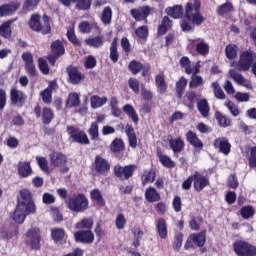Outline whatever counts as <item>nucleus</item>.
<instances>
[{
	"label": "nucleus",
	"instance_id": "42",
	"mask_svg": "<svg viewBox=\"0 0 256 256\" xmlns=\"http://www.w3.org/2000/svg\"><path fill=\"white\" fill-rule=\"evenodd\" d=\"M76 229H87V231H91L93 229V219L91 218H83L80 222L76 223Z\"/></svg>",
	"mask_w": 256,
	"mask_h": 256
},
{
	"label": "nucleus",
	"instance_id": "25",
	"mask_svg": "<svg viewBox=\"0 0 256 256\" xmlns=\"http://www.w3.org/2000/svg\"><path fill=\"white\" fill-rule=\"evenodd\" d=\"M145 198L148 203H156L157 201L161 200V196L159 192L153 187H149L145 191Z\"/></svg>",
	"mask_w": 256,
	"mask_h": 256
},
{
	"label": "nucleus",
	"instance_id": "59",
	"mask_svg": "<svg viewBox=\"0 0 256 256\" xmlns=\"http://www.w3.org/2000/svg\"><path fill=\"white\" fill-rule=\"evenodd\" d=\"M41 97H42V101L43 103H51L52 101V92L50 88H46L45 90H43L40 93Z\"/></svg>",
	"mask_w": 256,
	"mask_h": 256
},
{
	"label": "nucleus",
	"instance_id": "48",
	"mask_svg": "<svg viewBox=\"0 0 256 256\" xmlns=\"http://www.w3.org/2000/svg\"><path fill=\"white\" fill-rule=\"evenodd\" d=\"M211 87L213 89V93L216 99H225V92H223V89H221L219 82H213L211 84Z\"/></svg>",
	"mask_w": 256,
	"mask_h": 256
},
{
	"label": "nucleus",
	"instance_id": "26",
	"mask_svg": "<svg viewBox=\"0 0 256 256\" xmlns=\"http://www.w3.org/2000/svg\"><path fill=\"white\" fill-rule=\"evenodd\" d=\"M156 230L160 239H165L168 235L167 232V221L164 218H159L156 223Z\"/></svg>",
	"mask_w": 256,
	"mask_h": 256
},
{
	"label": "nucleus",
	"instance_id": "5",
	"mask_svg": "<svg viewBox=\"0 0 256 256\" xmlns=\"http://www.w3.org/2000/svg\"><path fill=\"white\" fill-rule=\"evenodd\" d=\"M251 65H253V52L249 51L242 52L237 63H231V67H235L237 71H249Z\"/></svg>",
	"mask_w": 256,
	"mask_h": 256
},
{
	"label": "nucleus",
	"instance_id": "15",
	"mask_svg": "<svg viewBox=\"0 0 256 256\" xmlns=\"http://www.w3.org/2000/svg\"><path fill=\"white\" fill-rule=\"evenodd\" d=\"M130 13L132 17L135 19V21H144V19H147V17H149V6L140 7L138 9H132Z\"/></svg>",
	"mask_w": 256,
	"mask_h": 256
},
{
	"label": "nucleus",
	"instance_id": "3",
	"mask_svg": "<svg viewBox=\"0 0 256 256\" xmlns=\"http://www.w3.org/2000/svg\"><path fill=\"white\" fill-rule=\"evenodd\" d=\"M201 2L199 0H191L186 5L185 17L187 21H191L194 25H201L205 18L199 13Z\"/></svg>",
	"mask_w": 256,
	"mask_h": 256
},
{
	"label": "nucleus",
	"instance_id": "11",
	"mask_svg": "<svg viewBox=\"0 0 256 256\" xmlns=\"http://www.w3.org/2000/svg\"><path fill=\"white\" fill-rule=\"evenodd\" d=\"M190 41V45L192 47H196V51L197 53H199V55H208L209 54V44H207V42L203 41V39L198 38L195 40H189Z\"/></svg>",
	"mask_w": 256,
	"mask_h": 256
},
{
	"label": "nucleus",
	"instance_id": "56",
	"mask_svg": "<svg viewBox=\"0 0 256 256\" xmlns=\"http://www.w3.org/2000/svg\"><path fill=\"white\" fill-rule=\"evenodd\" d=\"M40 0H25L23 4L24 11H33L38 5Z\"/></svg>",
	"mask_w": 256,
	"mask_h": 256
},
{
	"label": "nucleus",
	"instance_id": "50",
	"mask_svg": "<svg viewBox=\"0 0 256 256\" xmlns=\"http://www.w3.org/2000/svg\"><path fill=\"white\" fill-rule=\"evenodd\" d=\"M43 123L49 125L53 121V110L51 108H43L42 110Z\"/></svg>",
	"mask_w": 256,
	"mask_h": 256
},
{
	"label": "nucleus",
	"instance_id": "4",
	"mask_svg": "<svg viewBox=\"0 0 256 256\" xmlns=\"http://www.w3.org/2000/svg\"><path fill=\"white\" fill-rule=\"evenodd\" d=\"M41 15L33 14L31 16L29 27L32 31H36L38 33H42L43 35H47L51 33V24H49V17L44 15V27H41Z\"/></svg>",
	"mask_w": 256,
	"mask_h": 256
},
{
	"label": "nucleus",
	"instance_id": "1",
	"mask_svg": "<svg viewBox=\"0 0 256 256\" xmlns=\"http://www.w3.org/2000/svg\"><path fill=\"white\" fill-rule=\"evenodd\" d=\"M35 211H37V207L35 206V202H33L31 191L27 189L21 190L18 204L13 213V221L21 224L25 221L27 215H31V213H35Z\"/></svg>",
	"mask_w": 256,
	"mask_h": 256
},
{
	"label": "nucleus",
	"instance_id": "14",
	"mask_svg": "<svg viewBox=\"0 0 256 256\" xmlns=\"http://www.w3.org/2000/svg\"><path fill=\"white\" fill-rule=\"evenodd\" d=\"M68 75H69L70 83H72V85H79L81 81L85 80V75H83V73H81L75 67L68 68Z\"/></svg>",
	"mask_w": 256,
	"mask_h": 256
},
{
	"label": "nucleus",
	"instance_id": "2",
	"mask_svg": "<svg viewBox=\"0 0 256 256\" xmlns=\"http://www.w3.org/2000/svg\"><path fill=\"white\" fill-rule=\"evenodd\" d=\"M66 207L74 213H84L89 209V200L83 194H74L66 200Z\"/></svg>",
	"mask_w": 256,
	"mask_h": 256
},
{
	"label": "nucleus",
	"instance_id": "8",
	"mask_svg": "<svg viewBox=\"0 0 256 256\" xmlns=\"http://www.w3.org/2000/svg\"><path fill=\"white\" fill-rule=\"evenodd\" d=\"M135 169H137V166L135 165H128L125 167L121 165H116L114 167V173L116 177H119L120 179H129V177H133Z\"/></svg>",
	"mask_w": 256,
	"mask_h": 256
},
{
	"label": "nucleus",
	"instance_id": "40",
	"mask_svg": "<svg viewBox=\"0 0 256 256\" xmlns=\"http://www.w3.org/2000/svg\"><path fill=\"white\" fill-rule=\"evenodd\" d=\"M124 113H127L128 116L132 119L134 123H139V116L137 115V112H135V108L131 104H126L123 107Z\"/></svg>",
	"mask_w": 256,
	"mask_h": 256
},
{
	"label": "nucleus",
	"instance_id": "43",
	"mask_svg": "<svg viewBox=\"0 0 256 256\" xmlns=\"http://www.w3.org/2000/svg\"><path fill=\"white\" fill-rule=\"evenodd\" d=\"M112 153H121L125 149V144L123 140L116 138L110 145Z\"/></svg>",
	"mask_w": 256,
	"mask_h": 256
},
{
	"label": "nucleus",
	"instance_id": "28",
	"mask_svg": "<svg viewBox=\"0 0 256 256\" xmlns=\"http://www.w3.org/2000/svg\"><path fill=\"white\" fill-rule=\"evenodd\" d=\"M85 43L89 47H94L95 49H99V47H103V43H105V38L103 36H96V37L86 39Z\"/></svg>",
	"mask_w": 256,
	"mask_h": 256
},
{
	"label": "nucleus",
	"instance_id": "36",
	"mask_svg": "<svg viewBox=\"0 0 256 256\" xmlns=\"http://www.w3.org/2000/svg\"><path fill=\"white\" fill-rule=\"evenodd\" d=\"M185 87H187V78L181 77L176 82V93L179 99L183 97V93L185 92Z\"/></svg>",
	"mask_w": 256,
	"mask_h": 256
},
{
	"label": "nucleus",
	"instance_id": "29",
	"mask_svg": "<svg viewBox=\"0 0 256 256\" xmlns=\"http://www.w3.org/2000/svg\"><path fill=\"white\" fill-rule=\"evenodd\" d=\"M13 21L14 20L6 21L0 26V35L4 37V39H11V25H13Z\"/></svg>",
	"mask_w": 256,
	"mask_h": 256
},
{
	"label": "nucleus",
	"instance_id": "44",
	"mask_svg": "<svg viewBox=\"0 0 256 256\" xmlns=\"http://www.w3.org/2000/svg\"><path fill=\"white\" fill-rule=\"evenodd\" d=\"M96 23H89L87 21H83L78 25V29L80 33H91V29H97Z\"/></svg>",
	"mask_w": 256,
	"mask_h": 256
},
{
	"label": "nucleus",
	"instance_id": "53",
	"mask_svg": "<svg viewBox=\"0 0 256 256\" xmlns=\"http://www.w3.org/2000/svg\"><path fill=\"white\" fill-rule=\"evenodd\" d=\"M88 135L93 141L99 137V124H97V122H93L91 124L90 128L88 129Z\"/></svg>",
	"mask_w": 256,
	"mask_h": 256
},
{
	"label": "nucleus",
	"instance_id": "64",
	"mask_svg": "<svg viewBox=\"0 0 256 256\" xmlns=\"http://www.w3.org/2000/svg\"><path fill=\"white\" fill-rule=\"evenodd\" d=\"M249 165H250V167H256V147L251 149Z\"/></svg>",
	"mask_w": 256,
	"mask_h": 256
},
{
	"label": "nucleus",
	"instance_id": "12",
	"mask_svg": "<svg viewBox=\"0 0 256 256\" xmlns=\"http://www.w3.org/2000/svg\"><path fill=\"white\" fill-rule=\"evenodd\" d=\"M10 99L13 105H18V107H22L23 103H25V99H27V96H25V94H23V92H21L20 90L12 88L10 91Z\"/></svg>",
	"mask_w": 256,
	"mask_h": 256
},
{
	"label": "nucleus",
	"instance_id": "62",
	"mask_svg": "<svg viewBox=\"0 0 256 256\" xmlns=\"http://www.w3.org/2000/svg\"><path fill=\"white\" fill-rule=\"evenodd\" d=\"M182 245H183V235L181 233H178L176 234V237L174 240L173 249L175 251H179Z\"/></svg>",
	"mask_w": 256,
	"mask_h": 256
},
{
	"label": "nucleus",
	"instance_id": "32",
	"mask_svg": "<svg viewBox=\"0 0 256 256\" xmlns=\"http://www.w3.org/2000/svg\"><path fill=\"white\" fill-rule=\"evenodd\" d=\"M190 239L191 241H193L196 247H203L206 241V232L203 231V232H200L199 234H192L190 235Z\"/></svg>",
	"mask_w": 256,
	"mask_h": 256
},
{
	"label": "nucleus",
	"instance_id": "39",
	"mask_svg": "<svg viewBox=\"0 0 256 256\" xmlns=\"http://www.w3.org/2000/svg\"><path fill=\"white\" fill-rule=\"evenodd\" d=\"M197 109L202 117H207L209 115V103L207 102V100H199L197 103Z\"/></svg>",
	"mask_w": 256,
	"mask_h": 256
},
{
	"label": "nucleus",
	"instance_id": "16",
	"mask_svg": "<svg viewBox=\"0 0 256 256\" xmlns=\"http://www.w3.org/2000/svg\"><path fill=\"white\" fill-rule=\"evenodd\" d=\"M27 237L30 241V245L32 249H39V243L41 241V238L39 236V229L37 228L30 229L27 232Z\"/></svg>",
	"mask_w": 256,
	"mask_h": 256
},
{
	"label": "nucleus",
	"instance_id": "57",
	"mask_svg": "<svg viewBox=\"0 0 256 256\" xmlns=\"http://www.w3.org/2000/svg\"><path fill=\"white\" fill-rule=\"evenodd\" d=\"M241 215H242L243 219H249V218L253 217V215H255V209H253V207H251V206H244L241 209Z\"/></svg>",
	"mask_w": 256,
	"mask_h": 256
},
{
	"label": "nucleus",
	"instance_id": "58",
	"mask_svg": "<svg viewBox=\"0 0 256 256\" xmlns=\"http://www.w3.org/2000/svg\"><path fill=\"white\" fill-rule=\"evenodd\" d=\"M216 119L220 127H229V125H231V120L225 116H222V114L219 112H216Z\"/></svg>",
	"mask_w": 256,
	"mask_h": 256
},
{
	"label": "nucleus",
	"instance_id": "34",
	"mask_svg": "<svg viewBox=\"0 0 256 256\" xmlns=\"http://www.w3.org/2000/svg\"><path fill=\"white\" fill-rule=\"evenodd\" d=\"M169 143L174 153H181L185 147V142L181 138L172 139Z\"/></svg>",
	"mask_w": 256,
	"mask_h": 256
},
{
	"label": "nucleus",
	"instance_id": "63",
	"mask_svg": "<svg viewBox=\"0 0 256 256\" xmlns=\"http://www.w3.org/2000/svg\"><path fill=\"white\" fill-rule=\"evenodd\" d=\"M77 9L85 11L90 9L91 7V0H79L76 4Z\"/></svg>",
	"mask_w": 256,
	"mask_h": 256
},
{
	"label": "nucleus",
	"instance_id": "22",
	"mask_svg": "<svg viewBox=\"0 0 256 256\" xmlns=\"http://www.w3.org/2000/svg\"><path fill=\"white\" fill-rule=\"evenodd\" d=\"M125 133L128 137L129 145L132 149H137V135H135V130L133 129V126L126 125L125 126Z\"/></svg>",
	"mask_w": 256,
	"mask_h": 256
},
{
	"label": "nucleus",
	"instance_id": "9",
	"mask_svg": "<svg viewBox=\"0 0 256 256\" xmlns=\"http://www.w3.org/2000/svg\"><path fill=\"white\" fill-rule=\"evenodd\" d=\"M52 55L48 57V61L50 65H55V61L61 57V55H65V47H63V43L57 40L51 45Z\"/></svg>",
	"mask_w": 256,
	"mask_h": 256
},
{
	"label": "nucleus",
	"instance_id": "45",
	"mask_svg": "<svg viewBox=\"0 0 256 256\" xmlns=\"http://www.w3.org/2000/svg\"><path fill=\"white\" fill-rule=\"evenodd\" d=\"M203 83H204L203 77L197 74H192L191 80L189 82V87L190 89H197V87H201Z\"/></svg>",
	"mask_w": 256,
	"mask_h": 256
},
{
	"label": "nucleus",
	"instance_id": "19",
	"mask_svg": "<svg viewBox=\"0 0 256 256\" xmlns=\"http://www.w3.org/2000/svg\"><path fill=\"white\" fill-rule=\"evenodd\" d=\"M67 163V157L65 155L54 152L50 155V164L52 167H64Z\"/></svg>",
	"mask_w": 256,
	"mask_h": 256
},
{
	"label": "nucleus",
	"instance_id": "35",
	"mask_svg": "<svg viewBox=\"0 0 256 256\" xmlns=\"http://www.w3.org/2000/svg\"><path fill=\"white\" fill-rule=\"evenodd\" d=\"M80 103H81V100L77 92H71L68 95V99L66 101V107H68V109H71V107H77V105H79Z\"/></svg>",
	"mask_w": 256,
	"mask_h": 256
},
{
	"label": "nucleus",
	"instance_id": "20",
	"mask_svg": "<svg viewBox=\"0 0 256 256\" xmlns=\"http://www.w3.org/2000/svg\"><path fill=\"white\" fill-rule=\"evenodd\" d=\"M229 75L231 79H233V81H235V83H237L238 85H243L244 87H246V89H253L251 84H245L246 83L245 77H243V75H241V73H239L237 70L230 69Z\"/></svg>",
	"mask_w": 256,
	"mask_h": 256
},
{
	"label": "nucleus",
	"instance_id": "7",
	"mask_svg": "<svg viewBox=\"0 0 256 256\" xmlns=\"http://www.w3.org/2000/svg\"><path fill=\"white\" fill-rule=\"evenodd\" d=\"M67 133H69L71 139H73L75 143H79L80 145H89V137H87L85 132L79 130V128L68 126Z\"/></svg>",
	"mask_w": 256,
	"mask_h": 256
},
{
	"label": "nucleus",
	"instance_id": "31",
	"mask_svg": "<svg viewBox=\"0 0 256 256\" xmlns=\"http://www.w3.org/2000/svg\"><path fill=\"white\" fill-rule=\"evenodd\" d=\"M166 13L173 19H180V17H183V6L177 5L174 7H169L166 9Z\"/></svg>",
	"mask_w": 256,
	"mask_h": 256
},
{
	"label": "nucleus",
	"instance_id": "49",
	"mask_svg": "<svg viewBox=\"0 0 256 256\" xmlns=\"http://www.w3.org/2000/svg\"><path fill=\"white\" fill-rule=\"evenodd\" d=\"M51 235H52V239H54V241H63L64 237H65V230H63V228H54L51 231Z\"/></svg>",
	"mask_w": 256,
	"mask_h": 256
},
{
	"label": "nucleus",
	"instance_id": "6",
	"mask_svg": "<svg viewBox=\"0 0 256 256\" xmlns=\"http://www.w3.org/2000/svg\"><path fill=\"white\" fill-rule=\"evenodd\" d=\"M234 253L238 256H256V247L242 240L233 244Z\"/></svg>",
	"mask_w": 256,
	"mask_h": 256
},
{
	"label": "nucleus",
	"instance_id": "38",
	"mask_svg": "<svg viewBox=\"0 0 256 256\" xmlns=\"http://www.w3.org/2000/svg\"><path fill=\"white\" fill-rule=\"evenodd\" d=\"M90 103L92 109H98V107H103L107 103V97L101 98L98 95H94L90 98Z\"/></svg>",
	"mask_w": 256,
	"mask_h": 256
},
{
	"label": "nucleus",
	"instance_id": "46",
	"mask_svg": "<svg viewBox=\"0 0 256 256\" xmlns=\"http://www.w3.org/2000/svg\"><path fill=\"white\" fill-rule=\"evenodd\" d=\"M225 55L230 61L237 57V45L228 44L225 48Z\"/></svg>",
	"mask_w": 256,
	"mask_h": 256
},
{
	"label": "nucleus",
	"instance_id": "23",
	"mask_svg": "<svg viewBox=\"0 0 256 256\" xmlns=\"http://www.w3.org/2000/svg\"><path fill=\"white\" fill-rule=\"evenodd\" d=\"M109 169V162H107V160H105V158L101 156H96L95 170L97 171V173H105V171H109Z\"/></svg>",
	"mask_w": 256,
	"mask_h": 256
},
{
	"label": "nucleus",
	"instance_id": "60",
	"mask_svg": "<svg viewBox=\"0 0 256 256\" xmlns=\"http://www.w3.org/2000/svg\"><path fill=\"white\" fill-rule=\"evenodd\" d=\"M38 67L44 75L49 74V65H47V61H45V59L43 58L38 59Z\"/></svg>",
	"mask_w": 256,
	"mask_h": 256
},
{
	"label": "nucleus",
	"instance_id": "37",
	"mask_svg": "<svg viewBox=\"0 0 256 256\" xmlns=\"http://www.w3.org/2000/svg\"><path fill=\"white\" fill-rule=\"evenodd\" d=\"M111 19H113V10L111 7H105L102 11L101 21L104 25H110Z\"/></svg>",
	"mask_w": 256,
	"mask_h": 256
},
{
	"label": "nucleus",
	"instance_id": "10",
	"mask_svg": "<svg viewBox=\"0 0 256 256\" xmlns=\"http://www.w3.org/2000/svg\"><path fill=\"white\" fill-rule=\"evenodd\" d=\"M75 240L80 243L91 244L95 241V235L91 230H80L74 234Z\"/></svg>",
	"mask_w": 256,
	"mask_h": 256
},
{
	"label": "nucleus",
	"instance_id": "27",
	"mask_svg": "<svg viewBox=\"0 0 256 256\" xmlns=\"http://www.w3.org/2000/svg\"><path fill=\"white\" fill-rule=\"evenodd\" d=\"M33 173V170L31 169V163L29 162H21L18 165V175L20 177H29Z\"/></svg>",
	"mask_w": 256,
	"mask_h": 256
},
{
	"label": "nucleus",
	"instance_id": "33",
	"mask_svg": "<svg viewBox=\"0 0 256 256\" xmlns=\"http://www.w3.org/2000/svg\"><path fill=\"white\" fill-rule=\"evenodd\" d=\"M155 83L159 93H166L167 82H165V77L162 74L155 76Z\"/></svg>",
	"mask_w": 256,
	"mask_h": 256
},
{
	"label": "nucleus",
	"instance_id": "51",
	"mask_svg": "<svg viewBox=\"0 0 256 256\" xmlns=\"http://www.w3.org/2000/svg\"><path fill=\"white\" fill-rule=\"evenodd\" d=\"M159 161L164 167H168V169H172L175 167V162L169 158L167 155L159 154Z\"/></svg>",
	"mask_w": 256,
	"mask_h": 256
},
{
	"label": "nucleus",
	"instance_id": "54",
	"mask_svg": "<svg viewBox=\"0 0 256 256\" xmlns=\"http://www.w3.org/2000/svg\"><path fill=\"white\" fill-rule=\"evenodd\" d=\"M231 11H233V4L229 2L222 4L217 9L218 15H226V13H229Z\"/></svg>",
	"mask_w": 256,
	"mask_h": 256
},
{
	"label": "nucleus",
	"instance_id": "13",
	"mask_svg": "<svg viewBox=\"0 0 256 256\" xmlns=\"http://www.w3.org/2000/svg\"><path fill=\"white\" fill-rule=\"evenodd\" d=\"M214 147L219 149L220 153L229 155L231 153V144L227 138H218L214 141Z\"/></svg>",
	"mask_w": 256,
	"mask_h": 256
},
{
	"label": "nucleus",
	"instance_id": "21",
	"mask_svg": "<svg viewBox=\"0 0 256 256\" xmlns=\"http://www.w3.org/2000/svg\"><path fill=\"white\" fill-rule=\"evenodd\" d=\"M22 59L25 62L29 75L35 77L36 69L35 64H33V55H31V53H24L22 54Z\"/></svg>",
	"mask_w": 256,
	"mask_h": 256
},
{
	"label": "nucleus",
	"instance_id": "41",
	"mask_svg": "<svg viewBox=\"0 0 256 256\" xmlns=\"http://www.w3.org/2000/svg\"><path fill=\"white\" fill-rule=\"evenodd\" d=\"M91 199L93 201H96L100 207H105V199H103V195L101 194V191L99 189H94L90 192Z\"/></svg>",
	"mask_w": 256,
	"mask_h": 256
},
{
	"label": "nucleus",
	"instance_id": "18",
	"mask_svg": "<svg viewBox=\"0 0 256 256\" xmlns=\"http://www.w3.org/2000/svg\"><path fill=\"white\" fill-rule=\"evenodd\" d=\"M193 177H194V189H196L197 191H203V189H205V187L209 185V179H207L204 176H201L199 172H195Z\"/></svg>",
	"mask_w": 256,
	"mask_h": 256
},
{
	"label": "nucleus",
	"instance_id": "47",
	"mask_svg": "<svg viewBox=\"0 0 256 256\" xmlns=\"http://www.w3.org/2000/svg\"><path fill=\"white\" fill-rule=\"evenodd\" d=\"M155 170L145 171L142 176V185H147V183H153L155 181Z\"/></svg>",
	"mask_w": 256,
	"mask_h": 256
},
{
	"label": "nucleus",
	"instance_id": "30",
	"mask_svg": "<svg viewBox=\"0 0 256 256\" xmlns=\"http://www.w3.org/2000/svg\"><path fill=\"white\" fill-rule=\"evenodd\" d=\"M171 27H173V22L169 17L165 16L162 19L161 25L158 27V35H165Z\"/></svg>",
	"mask_w": 256,
	"mask_h": 256
},
{
	"label": "nucleus",
	"instance_id": "55",
	"mask_svg": "<svg viewBox=\"0 0 256 256\" xmlns=\"http://www.w3.org/2000/svg\"><path fill=\"white\" fill-rule=\"evenodd\" d=\"M128 68L133 73V75H137V73H139L141 69H143V64H141V62L133 60L132 62H130Z\"/></svg>",
	"mask_w": 256,
	"mask_h": 256
},
{
	"label": "nucleus",
	"instance_id": "61",
	"mask_svg": "<svg viewBox=\"0 0 256 256\" xmlns=\"http://www.w3.org/2000/svg\"><path fill=\"white\" fill-rule=\"evenodd\" d=\"M115 223H116V228L121 230V229H125L127 220L125 219V216L123 214H119L116 218Z\"/></svg>",
	"mask_w": 256,
	"mask_h": 256
},
{
	"label": "nucleus",
	"instance_id": "24",
	"mask_svg": "<svg viewBox=\"0 0 256 256\" xmlns=\"http://www.w3.org/2000/svg\"><path fill=\"white\" fill-rule=\"evenodd\" d=\"M186 141L190 143L193 147H196L198 149H202L203 142L197 137V134L193 131H188L186 133Z\"/></svg>",
	"mask_w": 256,
	"mask_h": 256
},
{
	"label": "nucleus",
	"instance_id": "52",
	"mask_svg": "<svg viewBox=\"0 0 256 256\" xmlns=\"http://www.w3.org/2000/svg\"><path fill=\"white\" fill-rule=\"evenodd\" d=\"M110 59L113 63L119 61V53L117 52V41L113 40L110 47Z\"/></svg>",
	"mask_w": 256,
	"mask_h": 256
},
{
	"label": "nucleus",
	"instance_id": "17",
	"mask_svg": "<svg viewBox=\"0 0 256 256\" xmlns=\"http://www.w3.org/2000/svg\"><path fill=\"white\" fill-rule=\"evenodd\" d=\"M21 7L19 3L4 4L0 6V17H7L13 15L17 9Z\"/></svg>",
	"mask_w": 256,
	"mask_h": 256
}]
</instances>
